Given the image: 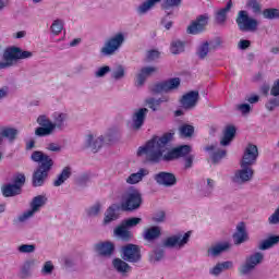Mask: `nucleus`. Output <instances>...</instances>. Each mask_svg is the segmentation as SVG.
I'll return each mask as SVG.
<instances>
[{"instance_id": "aec40b11", "label": "nucleus", "mask_w": 279, "mask_h": 279, "mask_svg": "<svg viewBox=\"0 0 279 279\" xmlns=\"http://www.w3.org/2000/svg\"><path fill=\"white\" fill-rule=\"evenodd\" d=\"M157 71L158 68L154 65L142 68L140 70V73L136 75L135 86H137L138 88H141V86H144L148 77H151V75H154Z\"/></svg>"}, {"instance_id": "6e6d98bb", "label": "nucleus", "mask_w": 279, "mask_h": 279, "mask_svg": "<svg viewBox=\"0 0 279 279\" xmlns=\"http://www.w3.org/2000/svg\"><path fill=\"white\" fill-rule=\"evenodd\" d=\"M13 185L19 186L20 191H23V186H25V174L19 173L13 178Z\"/></svg>"}, {"instance_id": "58836bf2", "label": "nucleus", "mask_w": 279, "mask_h": 279, "mask_svg": "<svg viewBox=\"0 0 279 279\" xmlns=\"http://www.w3.org/2000/svg\"><path fill=\"white\" fill-rule=\"evenodd\" d=\"M110 77L113 82H121L122 80H125V66L119 64L111 71Z\"/></svg>"}, {"instance_id": "49530a36", "label": "nucleus", "mask_w": 279, "mask_h": 279, "mask_svg": "<svg viewBox=\"0 0 279 279\" xmlns=\"http://www.w3.org/2000/svg\"><path fill=\"white\" fill-rule=\"evenodd\" d=\"M54 270L56 266L53 265V262L48 260L44 263L40 274L41 276H51V274H53Z\"/></svg>"}, {"instance_id": "5701e85b", "label": "nucleus", "mask_w": 279, "mask_h": 279, "mask_svg": "<svg viewBox=\"0 0 279 279\" xmlns=\"http://www.w3.org/2000/svg\"><path fill=\"white\" fill-rule=\"evenodd\" d=\"M218 145L217 144H210L208 146H205V151H207L208 154H210V158H211V162L214 165H219V162H221V160L223 158H226V150L223 149H218L217 148ZM214 151V153H213Z\"/></svg>"}, {"instance_id": "b1692460", "label": "nucleus", "mask_w": 279, "mask_h": 279, "mask_svg": "<svg viewBox=\"0 0 279 279\" xmlns=\"http://www.w3.org/2000/svg\"><path fill=\"white\" fill-rule=\"evenodd\" d=\"M113 234L124 243H130L134 239V233L126 226L122 225V222L114 228Z\"/></svg>"}, {"instance_id": "a19ab883", "label": "nucleus", "mask_w": 279, "mask_h": 279, "mask_svg": "<svg viewBox=\"0 0 279 279\" xmlns=\"http://www.w3.org/2000/svg\"><path fill=\"white\" fill-rule=\"evenodd\" d=\"M181 138H191L195 134V126L191 124H182L179 128Z\"/></svg>"}, {"instance_id": "393cba45", "label": "nucleus", "mask_w": 279, "mask_h": 279, "mask_svg": "<svg viewBox=\"0 0 279 279\" xmlns=\"http://www.w3.org/2000/svg\"><path fill=\"white\" fill-rule=\"evenodd\" d=\"M105 138L104 135H100L98 137H94L92 134L86 136L85 140V147H87V149H90L94 151V154H97V151H99V149L101 147H104V143H105Z\"/></svg>"}, {"instance_id": "412c9836", "label": "nucleus", "mask_w": 279, "mask_h": 279, "mask_svg": "<svg viewBox=\"0 0 279 279\" xmlns=\"http://www.w3.org/2000/svg\"><path fill=\"white\" fill-rule=\"evenodd\" d=\"M95 252L102 258H111L114 254V244L112 242H98L94 245Z\"/></svg>"}, {"instance_id": "4d7b16f0", "label": "nucleus", "mask_w": 279, "mask_h": 279, "mask_svg": "<svg viewBox=\"0 0 279 279\" xmlns=\"http://www.w3.org/2000/svg\"><path fill=\"white\" fill-rule=\"evenodd\" d=\"M111 71L112 70L110 69L109 65L100 66V68L97 69V71H95L94 77L101 78L105 75H108V73H110Z\"/></svg>"}, {"instance_id": "774afa93", "label": "nucleus", "mask_w": 279, "mask_h": 279, "mask_svg": "<svg viewBox=\"0 0 279 279\" xmlns=\"http://www.w3.org/2000/svg\"><path fill=\"white\" fill-rule=\"evenodd\" d=\"M75 265H77V263L75 262V258H73V257H65L64 258V266L68 269H71L72 267H75Z\"/></svg>"}, {"instance_id": "bf43d9fd", "label": "nucleus", "mask_w": 279, "mask_h": 279, "mask_svg": "<svg viewBox=\"0 0 279 279\" xmlns=\"http://www.w3.org/2000/svg\"><path fill=\"white\" fill-rule=\"evenodd\" d=\"M158 58H160V51L149 50L146 54V62H154V60H158Z\"/></svg>"}, {"instance_id": "4c0bfd02", "label": "nucleus", "mask_w": 279, "mask_h": 279, "mask_svg": "<svg viewBox=\"0 0 279 279\" xmlns=\"http://www.w3.org/2000/svg\"><path fill=\"white\" fill-rule=\"evenodd\" d=\"M279 235H271L268 239L262 241L258 245V250L265 251L274 247V245H278Z\"/></svg>"}, {"instance_id": "7ed1b4c3", "label": "nucleus", "mask_w": 279, "mask_h": 279, "mask_svg": "<svg viewBox=\"0 0 279 279\" xmlns=\"http://www.w3.org/2000/svg\"><path fill=\"white\" fill-rule=\"evenodd\" d=\"M32 56H34L32 51L23 50L20 47L7 48L3 52L4 61H0V70L10 69V66H14V62H17V60H27Z\"/></svg>"}, {"instance_id": "a18cd8bd", "label": "nucleus", "mask_w": 279, "mask_h": 279, "mask_svg": "<svg viewBox=\"0 0 279 279\" xmlns=\"http://www.w3.org/2000/svg\"><path fill=\"white\" fill-rule=\"evenodd\" d=\"M264 19H268V21H274L276 19H279V9L276 8H269L265 9L263 11Z\"/></svg>"}, {"instance_id": "6ab92c4d", "label": "nucleus", "mask_w": 279, "mask_h": 279, "mask_svg": "<svg viewBox=\"0 0 279 279\" xmlns=\"http://www.w3.org/2000/svg\"><path fill=\"white\" fill-rule=\"evenodd\" d=\"M112 267L117 274H119L122 278H128L130 274H132V266L128 264L123 257H116L112 259Z\"/></svg>"}, {"instance_id": "603ef678", "label": "nucleus", "mask_w": 279, "mask_h": 279, "mask_svg": "<svg viewBox=\"0 0 279 279\" xmlns=\"http://www.w3.org/2000/svg\"><path fill=\"white\" fill-rule=\"evenodd\" d=\"M165 258V250L163 248H156L154 254L150 255V263H160Z\"/></svg>"}, {"instance_id": "de8ad7c7", "label": "nucleus", "mask_w": 279, "mask_h": 279, "mask_svg": "<svg viewBox=\"0 0 279 279\" xmlns=\"http://www.w3.org/2000/svg\"><path fill=\"white\" fill-rule=\"evenodd\" d=\"M182 5V0H163L162 10H173V8H180Z\"/></svg>"}, {"instance_id": "5fc2aeb1", "label": "nucleus", "mask_w": 279, "mask_h": 279, "mask_svg": "<svg viewBox=\"0 0 279 279\" xmlns=\"http://www.w3.org/2000/svg\"><path fill=\"white\" fill-rule=\"evenodd\" d=\"M34 213L32 209H28L27 211H24L22 215H20L15 220L14 223H25L27 219H32L34 217Z\"/></svg>"}, {"instance_id": "a211bd4d", "label": "nucleus", "mask_w": 279, "mask_h": 279, "mask_svg": "<svg viewBox=\"0 0 279 279\" xmlns=\"http://www.w3.org/2000/svg\"><path fill=\"white\" fill-rule=\"evenodd\" d=\"M197 101H199V92L191 90L182 96L180 104L185 110H193L197 106Z\"/></svg>"}, {"instance_id": "e433bc0d", "label": "nucleus", "mask_w": 279, "mask_h": 279, "mask_svg": "<svg viewBox=\"0 0 279 279\" xmlns=\"http://www.w3.org/2000/svg\"><path fill=\"white\" fill-rule=\"evenodd\" d=\"M149 171L147 169L141 168L136 173H132L128 179V184H138L145 178V175H148Z\"/></svg>"}, {"instance_id": "37998d69", "label": "nucleus", "mask_w": 279, "mask_h": 279, "mask_svg": "<svg viewBox=\"0 0 279 279\" xmlns=\"http://www.w3.org/2000/svg\"><path fill=\"white\" fill-rule=\"evenodd\" d=\"M105 143H114V141H119L121 138V130L119 129H111L105 135Z\"/></svg>"}, {"instance_id": "864d4df0", "label": "nucleus", "mask_w": 279, "mask_h": 279, "mask_svg": "<svg viewBox=\"0 0 279 279\" xmlns=\"http://www.w3.org/2000/svg\"><path fill=\"white\" fill-rule=\"evenodd\" d=\"M20 254H34L36 252V244H22L17 247Z\"/></svg>"}, {"instance_id": "20e7f679", "label": "nucleus", "mask_w": 279, "mask_h": 279, "mask_svg": "<svg viewBox=\"0 0 279 279\" xmlns=\"http://www.w3.org/2000/svg\"><path fill=\"white\" fill-rule=\"evenodd\" d=\"M143 205V194L138 190H131L126 192L123 196L122 201V210H126L128 213H132L134 210H138Z\"/></svg>"}, {"instance_id": "f03ea898", "label": "nucleus", "mask_w": 279, "mask_h": 279, "mask_svg": "<svg viewBox=\"0 0 279 279\" xmlns=\"http://www.w3.org/2000/svg\"><path fill=\"white\" fill-rule=\"evenodd\" d=\"M31 160H33V162H39V166L33 172L32 177V185L35 189H38V186H43L45 182H47V178H49V172L53 167V159H51L49 155L40 150H35L31 155Z\"/></svg>"}, {"instance_id": "423d86ee", "label": "nucleus", "mask_w": 279, "mask_h": 279, "mask_svg": "<svg viewBox=\"0 0 279 279\" xmlns=\"http://www.w3.org/2000/svg\"><path fill=\"white\" fill-rule=\"evenodd\" d=\"M235 23L240 32H256L258 29V21L250 17L245 10L239 11Z\"/></svg>"}, {"instance_id": "cd10ccee", "label": "nucleus", "mask_w": 279, "mask_h": 279, "mask_svg": "<svg viewBox=\"0 0 279 279\" xmlns=\"http://www.w3.org/2000/svg\"><path fill=\"white\" fill-rule=\"evenodd\" d=\"M234 136H236V128L234 125L226 126L220 145L222 147H228V145L234 141Z\"/></svg>"}, {"instance_id": "79ce46f5", "label": "nucleus", "mask_w": 279, "mask_h": 279, "mask_svg": "<svg viewBox=\"0 0 279 279\" xmlns=\"http://www.w3.org/2000/svg\"><path fill=\"white\" fill-rule=\"evenodd\" d=\"M53 119H54V122H52V125H54L53 132H56V129L62 130V128H64V121H66L68 116L66 113H54Z\"/></svg>"}, {"instance_id": "338daca9", "label": "nucleus", "mask_w": 279, "mask_h": 279, "mask_svg": "<svg viewBox=\"0 0 279 279\" xmlns=\"http://www.w3.org/2000/svg\"><path fill=\"white\" fill-rule=\"evenodd\" d=\"M195 160L194 155H189L184 159V169H191L193 167V161Z\"/></svg>"}, {"instance_id": "13d9d810", "label": "nucleus", "mask_w": 279, "mask_h": 279, "mask_svg": "<svg viewBox=\"0 0 279 279\" xmlns=\"http://www.w3.org/2000/svg\"><path fill=\"white\" fill-rule=\"evenodd\" d=\"M266 109H268L269 112H274L276 108H279V97L276 96V98H271L266 102L265 105Z\"/></svg>"}, {"instance_id": "72a5a7b5", "label": "nucleus", "mask_w": 279, "mask_h": 279, "mask_svg": "<svg viewBox=\"0 0 279 279\" xmlns=\"http://www.w3.org/2000/svg\"><path fill=\"white\" fill-rule=\"evenodd\" d=\"M160 227H150L146 229L143 233V238L145 241H148V243H151V241H156V239H160Z\"/></svg>"}, {"instance_id": "052dcab7", "label": "nucleus", "mask_w": 279, "mask_h": 279, "mask_svg": "<svg viewBox=\"0 0 279 279\" xmlns=\"http://www.w3.org/2000/svg\"><path fill=\"white\" fill-rule=\"evenodd\" d=\"M247 5L248 8H252L255 14H258V12H260V3H258V0H248Z\"/></svg>"}, {"instance_id": "69168bd1", "label": "nucleus", "mask_w": 279, "mask_h": 279, "mask_svg": "<svg viewBox=\"0 0 279 279\" xmlns=\"http://www.w3.org/2000/svg\"><path fill=\"white\" fill-rule=\"evenodd\" d=\"M270 95L272 97H279V78L274 82V85L270 88Z\"/></svg>"}, {"instance_id": "f257e3e1", "label": "nucleus", "mask_w": 279, "mask_h": 279, "mask_svg": "<svg viewBox=\"0 0 279 279\" xmlns=\"http://www.w3.org/2000/svg\"><path fill=\"white\" fill-rule=\"evenodd\" d=\"M174 134V132L165 133L161 137H153L144 146L138 147V158H143L144 162L158 165V162L161 160H165V162H171L172 160H178V158H184V156H189L190 151H192L190 145H182L172 148L165 154V151H167V145L173 141Z\"/></svg>"}, {"instance_id": "c03bdc74", "label": "nucleus", "mask_w": 279, "mask_h": 279, "mask_svg": "<svg viewBox=\"0 0 279 279\" xmlns=\"http://www.w3.org/2000/svg\"><path fill=\"white\" fill-rule=\"evenodd\" d=\"M142 221H143L142 218L132 217V218L122 220L121 225L126 227L129 230H132V228H136V226H138V223H141Z\"/></svg>"}, {"instance_id": "c85d7f7f", "label": "nucleus", "mask_w": 279, "mask_h": 279, "mask_svg": "<svg viewBox=\"0 0 279 279\" xmlns=\"http://www.w3.org/2000/svg\"><path fill=\"white\" fill-rule=\"evenodd\" d=\"M228 250H230V244L228 242L218 243L207 250V256L217 258V256H221V254L228 252Z\"/></svg>"}, {"instance_id": "3c124183", "label": "nucleus", "mask_w": 279, "mask_h": 279, "mask_svg": "<svg viewBox=\"0 0 279 279\" xmlns=\"http://www.w3.org/2000/svg\"><path fill=\"white\" fill-rule=\"evenodd\" d=\"M50 29L54 36H58L62 29H64V24L61 20H54L50 26Z\"/></svg>"}, {"instance_id": "1a4fd4ad", "label": "nucleus", "mask_w": 279, "mask_h": 279, "mask_svg": "<svg viewBox=\"0 0 279 279\" xmlns=\"http://www.w3.org/2000/svg\"><path fill=\"white\" fill-rule=\"evenodd\" d=\"M254 178V168L247 163L240 162V169L231 178L233 184H246Z\"/></svg>"}, {"instance_id": "0eeeda50", "label": "nucleus", "mask_w": 279, "mask_h": 279, "mask_svg": "<svg viewBox=\"0 0 279 279\" xmlns=\"http://www.w3.org/2000/svg\"><path fill=\"white\" fill-rule=\"evenodd\" d=\"M120 256L122 260L133 264L141 263L143 258V255L141 254V246L132 243L121 247Z\"/></svg>"}, {"instance_id": "c9c22d12", "label": "nucleus", "mask_w": 279, "mask_h": 279, "mask_svg": "<svg viewBox=\"0 0 279 279\" xmlns=\"http://www.w3.org/2000/svg\"><path fill=\"white\" fill-rule=\"evenodd\" d=\"M233 263L230 260L218 263L216 266L209 269L210 276H219L226 269H232Z\"/></svg>"}, {"instance_id": "f704fd0d", "label": "nucleus", "mask_w": 279, "mask_h": 279, "mask_svg": "<svg viewBox=\"0 0 279 279\" xmlns=\"http://www.w3.org/2000/svg\"><path fill=\"white\" fill-rule=\"evenodd\" d=\"M230 10H232V0H229L226 8L220 9L216 13V23H218V25H223V23H226V20L228 19V12H230Z\"/></svg>"}, {"instance_id": "e2e57ef3", "label": "nucleus", "mask_w": 279, "mask_h": 279, "mask_svg": "<svg viewBox=\"0 0 279 279\" xmlns=\"http://www.w3.org/2000/svg\"><path fill=\"white\" fill-rule=\"evenodd\" d=\"M157 101H158V99H156V98L146 99V104H147L148 108H150V110H153L154 112H156L158 110L156 107L160 106V104H158Z\"/></svg>"}, {"instance_id": "a878e982", "label": "nucleus", "mask_w": 279, "mask_h": 279, "mask_svg": "<svg viewBox=\"0 0 279 279\" xmlns=\"http://www.w3.org/2000/svg\"><path fill=\"white\" fill-rule=\"evenodd\" d=\"M121 210V206L118 204H112L105 211V217L102 220V226H109L112 221H117L119 219V211Z\"/></svg>"}, {"instance_id": "0e129e2a", "label": "nucleus", "mask_w": 279, "mask_h": 279, "mask_svg": "<svg viewBox=\"0 0 279 279\" xmlns=\"http://www.w3.org/2000/svg\"><path fill=\"white\" fill-rule=\"evenodd\" d=\"M46 149H48V151H54L58 154L62 151V146H60V144L50 143L47 145Z\"/></svg>"}, {"instance_id": "09e8293b", "label": "nucleus", "mask_w": 279, "mask_h": 279, "mask_svg": "<svg viewBox=\"0 0 279 279\" xmlns=\"http://www.w3.org/2000/svg\"><path fill=\"white\" fill-rule=\"evenodd\" d=\"M171 53L174 56H178L179 53H183L184 51V41H172L171 47H170Z\"/></svg>"}, {"instance_id": "473e14b6", "label": "nucleus", "mask_w": 279, "mask_h": 279, "mask_svg": "<svg viewBox=\"0 0 279 279\" xmlns=\"http://www.w3.org/2000/svg\"><path fill=\"white\" fill-rule=\"evenodd\" d=\"M73 175V170L71 167H64L60 174L57 175V179L53 181V186H62L69 178Z\"/></svg>"}, {"instance_id": "dca6fc26", "label": "nucleus", "mask_w": 279, "mask_h": 279, "mask_svg": "<svg viewBox=\"0 0 279 279\" xmlns=\"http://www.w3.org/2000/svg\"><path fill=\"white\" fill-rule=\"evenodd\" d=\"M208 14H203L196 17V20L187 26V34H192L193 36L202 34V32L206 29V25H208Z\"/></svg>"}, {"instance_id": "f3484780", "label": "nucleus", "mask_w": 279, "mask_h": 279, "mask_svg": "<svg viewBox=\"0 0 279 279\" xmlns=\"http://www.w3.org/2000/svg\"><path fill=\"white\" fill-rule=\"evenodd\" d=\"M149 113V109L140 108L136 109L132 114V129L135 132H138L143 125H145V119H147V114Z\"/></svg>"}, {"instance_id": "9d476101", "label": "nucleus", "mask_w": 279, "mask_h": 279, "mask_svg": "<svg viewBox=\"0 0 279 279\" xmlns=\"http://www.w3.org/2000/svg\"><path fill=\"white\" fill-rule=\"evenodd\" d=\"M36 121L39 126L35 129V136H38L39 138H45V136H51L53 134L54 125L49 117L40 114L38 116Z\"/></svg>"}, {"instance_id": "39448f33", "label": "nucleus", "mask_w": 279, "mask_h": 279, "mask_svg": "<svg viewBox=\"0 0 279 279\" xmlns=\"http://www.w3.org/2000/svg\"><path fill=\"white\" fill-rule=\"evenodd\" d=\"M125 43V34L118 33L105 41L104 47L100 49L101 56H114L120 47Z\"/></svg>"}, {"instance_id": "ea45409f", "label": "nucleus", "mask_w": 279, "mask_h": 279, "mask_svg": "<svg viewBox=\"0 0 279 279\" xmlns=\"http://www.w3.org/2000/svg\"><path fill=\"white\" fill-rule=\"evenodd\" d=\"M1 136L3 138H8L10 143H14V141H16V136H19V130L14 128H4L1 130Z\"/></svg>"}, {"instance_id": "6e6552de", "label": "nucleus", "mask_w": 279, "mask_h": 279, "mask_svg": "<svg viewBox=\"0 0 279 279\" xmlns=\"http://www.w3.org/2000/svg\"><path fill=\"white\" fill-rule=\"evenodd\" d=\"M264 258L265 255H263V253L260 252L247 256L245 263L242 264L238 269L240 276H250V274H252L253 270L256 269V266L263 263Z\"/></svg>"}, {"instance_id": "680f3d73", "label": "nucleus", "mask_w": 279, "mask_h": 279, "mask_svg": "<svg viewBox=\"0 0 279 279\" xmlns=\"http://www.w3.org/2000/svg\"><path fill=\"white\" fill-rule=\"evenodd\" d=\"M236 110H239L242 114H250L251 110H252V106H250L248 104H241V105H236Z\"/></svg>"}, {"instance_id": "ddd939ff", "label": "nucleus", "mask_w": 279, "mask_h": 279, "mask_svg": "<svg viewBox=\"0 0 279 279\" xmlns=\"http://www.w3.org/2000/svg\"><path fill=\"white\" fill-rule=\"evenodd\" d=\"M223 45V39L221 37H216L214 41H204L197 49L196 56H198L199 60H206L209 51H215V49H219Z\"/></svg>"}, {"instance_id": "8fccbe9b", "label": "nucleus", "mask_w": 279, "mask_h": 279, "mask_svg": "<svg viewBox=\"0 0 279 279\" xmlns=\"http://www.w3.org/2000/svg\"><path fill=\"white\" fill-rule=\"evenodd\" d=\"M85 211L88 217H98L99 213H101V204L96 203L93 206L88 207Z\"/></svg>"}, {"instance_id": "f8f14e48", "label": "nucleus", "mask_w": 279, "mask_h": 279, "mask_svg": "<svg viewBox=\"0 0 279 279\" xmlns=\"http://www.w3.org/2000/svg\"><path fill=\"white\" fill-rule=\"evenodd\" d=\"M190 240H191V231H187L183 235L182 233H178L167 238L163 241L162 245L169 248L178 247L179 250H182V247H184V245H186Z\"/></svg>"}, {"instance_id": "4be33fe9", "label": "nucleus", "mask_w": 279, "mask_h": 279, "mask_svg": "<svg viewBox=\"0 0 279 279\" xmlns=\"http://www.w3.org/2000/svg\"><path fill=\"white\" fill-rule=\"evenodd\" d=\"M34 267H36V259L31 258L26 259L21 266H20V272L19 278L20 279H29L34 276Z\"/></svg>"}, {"instance_id": "2f4dec72", "label": "nucleus", "mask_w": 279, "mask_h": 279, "mask_svg": "<svg viewBox=\"0 0 279 279\" xmlns=\"http://www.w3.org/2000/svg\"><path fill=\"white\" fill-rule=\"evenodd\" d=\"M23 191L20 190L19 186L14 185V183H8L1 186V193L3 197H16V195H21Z\"/></svg>"}, {"instance_id": "2eb2a0df", "label": "nucleus", "mask_w": 279, "mask_h": 279, "mask_svg": "<svg viewBox=\"0 0 279 279\" xmlns=\"http://www.w3.org/2000/svg\"><path fill=\"white\" fill-rule=\"evenodd\" d=\"M256 160H258V146L247 144L240 162L254 167V165H256Z\"/></svg>"}, {"instance_id": "c756f323", "label": "nucleus", "mask_w": 279, "mask_h": 279, "mask_svg": "<svg viewBox=\"0 0 279 279\" xmlns=\"http://www.w3.org/2000/svg\"><path fill=\"white\" fill-rule=\"evenodd\" d=\"M48 198L46 195H37L35 196L31 204V210L36 215V213H40V208L47 205Z\"/></svg>"}, {"instance_id": "9b49d317", "label": "nucleus", "mask_w": 279, "mask_h": 279, "mask_svg": "<svg viewBox=\"0 0 279 279\" xmlns=\"http://www.w3.org/2000/svg\"><path fill=\"white\" fill-rule=\"evenodd\" d=\"M180 77L169 78L167 81H162L153 86L151 93L155 95H160V93H171V90H178L181 84Z\"/></svg>"}, {"instance_id": "7c9ffc66", "label": "nucleus", "mask_w": 279, "mask_h": 279, "mask_svg": "<svg viewBox=\"0 0 279 279\" xmlns=\"http://www.w3.org/2000/svg\"><path fill=\"white\" fill-rule=\"evenodd\" d=\"M160 1L162 0H146L136 8V13L138 16H144V14H147L149 10H154V8H156Z\"/></svg>"}, {"instance_id": "bb28decb", "label": "nucleus", "mask_w": 279, "mask_h": 279, "mask_svg": "<svg viewBox=\"0 0 279 279\" xmlns=\"http://www.w3.org/2000/svg\"><path fill=\"white\" fill-rule=\"evenodd\" d=\"M250 238L247 235V230L245 229V222H239L236 230L233 233V243L234 245H241L245 243Z\"/></svg>"}, {"instance_id": "4468645a", "label": "nucleus", "mask_w": 279, "mask_h": 279, "mask_svg": "<svg viewBox=\"0 0 279 279\" xmlns=\"http://www.w3.org/2000/svg\"><path fill=\"white\" fill-rule=\"evenodd\" d=\"M154 180L159 186H166V189H170L178 184V178L171 172L161 171L154 175Z\"/></svg>"}]
</instances>
